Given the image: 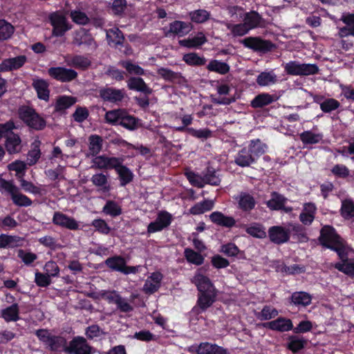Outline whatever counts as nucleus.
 <instances>
[{
	"mask_svg": "<svg viewBox=\"0 0 354 354\" xmlns=\"http://www.w3.org/2000/svg\"><path fill=\"white\" fill-rule=\"evenodd\" d=\"M267 145L259 139L250 140L248 145L241 149L234 156V162L241 167H250L266 153Z\"/></svg>",
	"mask_w": 354,
	"mask_h": 354,
	"instance_id": "1",
	"label": "nucleus"
},
{
	"mask_svg": "<svg viewBox=\"0 0 354 354\" xmlns=\"http://www.w3.org/2000/svg\"><path fill=\"white\" fill-rule=\"evenodd\" d=\"M319 241L322 245L335 250L342 261L347 259L349 248L333 227L324 226L320 232Z\"/></svg>",
	"mask_w": 354,
	"mask_h": 354,
	"instance_id": "2",
	"label": "nucleus"
},
{
	"mask_svg": "<svg viewBox=\"0 0 354 354\" xmlns=\"http://www.w3.org/2000/svg\"><path fill=\"white\" fill-rule=\"evenodd\" d=\"M35 335L51 351L66 353L68 346L66 339L64 336L52 335L47 329L37 330Z\"/></svg>",
	"mask_w": 354,
	"mask_h": 354,
	"instance_id": "3",
	"label": "nucleus"
},
{
	"mask_svg": "<svg viewBox=\"0 0 354 354\" xmlns=\"http://www.w3.org/2000/svg\"><path fill=\"white\" fill-rule=\"evenodd\" d=\"M19 118L30 128L39 131L46 125L45 120L34 109L23 106L18 111Z\"/></svg>",
	"mask_w": 354,
	"mask_h": 354,
	"instance_id": "4",
	"label": "nucleus"
},
{
	"mask_svg": "<svg viewBox=\"0 0 354 354\" xmlns=\"http://www.w3.org/2000/svg\"><path fill=\"white\" fill-rule=\"evenodd\" d=\"M285 72L290 75L307 76L317 74L319 68L315 64L300 63L290 61L284 65Z\"/></svg>",
	"mask_w": 354,
	"mask_h": 354,
	"instance_id": "5",
	"label": "nucleus"
},
{
	"mask_svg": "<svg viewBox=\"0 0 354 354\" xmlns=\"http://www.w3.org/2000/svg\"><path fill=\"white\" fill-rule=\"evenodd\" d=\"M124 159L106 155L95 156L93 158L91 168L95 169H113L116 168L120 164H122Z\"/></svg>",
	"mask_w": 354,
	"mask_h": 354,
	"instance_id": "6",
	"label": "nucleus"
},
{
	"mask_svg": "<svg viewBox=\"0 0 354 354\" xmlns=\"http://www.w3.org/2000/svg\"><path fill=\"white\" fill-rule=\"evenodd\" d=\"M49 21L53 26L52 34L55 37H62L71 28L65 16L59 12L51 13Z\"/></svg>",
	"mask_w": 354,
	"mask_h": 354,
	"instance_id": "7",
	"label": "nucleus"
},
{
	"mask_svg": "<svg viewBox=\"0 0 354 354\" xmlns=\"http://www.w3.org/2000/svg\"><path fill=\"white\" fill-rule=\"evenodd\" d=\"M241 43L245 48L257 52L266 53L274 48L271 41L263 39L259 37H248L241 40Z\"/></svg>",
	"mask_w": 354,
	"mask_h": 354,
	"instance_id": "8",
	"label": "nucleus"
},
{
	"mask_svg": "<svg viewBox=\"0 0 354 354\" xmlns=\"http://www.w3.org/2000/svg\"><path fill=\"white\" fill-rule=\"evenodd\" d=\"M48 73L53 79L62 82H71L77 77V73L75 70L61 66L50 67Z\"/></svg>",
	"mask_w": 354,
	"mask_h": 354,
	"instance_id": "9",
	"label": "nucleus"
},
{
	"mask_svg": "<svg viewBox=\"0 0 354 354\" xmlns=\"http://www.w3.org/2000/svg\"><path fill=\"white\" fill-rule=\"evenodd\" d=\"M52 222L56 226L70 230H77L80 227L79 222L74 218L59 211L54 212Z\"/></svg>",
	"mask_w": 354,
	"mask_h": 354,
	"instance_id": "10",
	"label": "nucleus"
},
{
	"mask_svg": "<svg viewBox=\"0 0 354 354\" xmlns=\"http://www.w3.org/2000/svg\"><path fill=\"white\" fill-rule=\"evenodd\" d=\"M66 353L91 354V347L88 344L85 338L77 336L69 342Z\"/></svg>",
	"mask_w": 354,
	"mask_h": 354,
	"instance_id": "11",
	"label": "nucleus"
},
{
	"mask_svg": "<svg viewBox=\"0 0 354 354\" xmlns=\"http://www.w3.org/2000/svg\"><path fill=\"white\" fill-rule=\"evenodd\" d=\"M172 216L167 212L158 213L156 219L149 224L147 232L149 234L160 232L167 227L171 223Z\"/></svg>",
	"mask_w": 354,
	"mask_h": 354,
	"instance_id": "12",
	"label": "nucleus"
},
{
	"mask_svg": "<svg viewBox=\"0 0 354 354\" xmlns=\"http://www.w3.org/2000/svg\"><path fill=\"white\" fill-rule=\"evenodd\" d=\"M192 282L197 287L199 292L217 291L211 280L202 273V269L197 270Z\"/></svg>",
	"mask_w": 354,
	"mask_h": 354,
	"instance_id": "13",
	"label": "nucleus"
},
{
	"mask_svg": "<svg viewBox=\"0 0 354 354\" xmlns=\"http://www.w3.org/2000/svg\"><path fill=\"white\" fill-rule=\"evenodd\" d=\"M268 236L272 243L279 245L288 241L290 232L282 226H272L268 230Z\"/></svg>",
	"mask_w": 354,
	"mask_h": 354,
	"instance_id": "14",
	"label": "nucleus"
},
{
	"mask_svg": "<svg viewBox=\"0 0 354 354\" xmlns=\"http://www.w3.org/2000/svg\"><path fill=\"white\" fill-rule=\"evenodd\" d=\"M99 93L104 101L112 103L120 102L126 96L124 89H116L113 87L103 88L100 90Z\"/></svg>",
	"mask_w": 354,
	"mask_h": 354,
	"instance_id": "15",
	"label": "nucleus"
},
{
	"mask_svg": "<svg viewBox=\"0 0 354 354\" xmlns=\"http://www.w3.org/2000/svg\"><path fill=\"white\" fill-rule=\"evenodd\" d=\"M234 198L238 204V208L244 212H251L257 203L254 196L245 192H240Z\"/></svg>",
	"mask_w": 354,
	"mask_h": 354,
	"instance_id": "16",
	"label": "nucleus"
},
{
	"mask_svg": "<svg viewBox=\"0 0 354 354\" xmlns=\"http://www.w3.org/2000/svg\"><path fill=\"white\" fill-rule=\"evenodd\" d=\"M340 20L346 26L339 28L338 35L340 38L353 36L354 37V13H343Z\"/></svg>",
	"mask_w": 354,
	"mask_h": 354,
	"instance_id": "17",
	"label": "nucleus"
},
{
	"mask_svg": "<svg viewBox=\"0 0 354 354\" xmlns=\"http://www.w3.org/2000/svg\"><path fill=\"white\" fill-rule=\"evenodd\" d=\"M64 62L67 66L81 70H86L91 64L88 57L80 55H68L64 57Z\"/></svg>",
	"mask_w": 354,
	"mask_h": 354,
	"instance_id": "18",
	"label": "nucleus"
},
{
	"mask_svg": "<svg viewBox=\"0 0 354 354\" xmlns=\"http://www.w3.org/2000/svg\"><path fill=\"white\" fill-rule=\"evenodd\" d=\"M324 138L322 132H319L317 127L312 130L304 131L299 134V138L304 145H315L320 143Z\"/></svg>",
	"mask_w": 354,
	"mask_h": 354,
	"instance_id": "19",
	"label": "nucleus"
},
{
	"mask_svg": "<svg viewBox=\"0 0 354 354\" xmlns=\"http://www.w3.org/2000/svg\"><path fill=\"white\" fill-rule=\"evenodd\" d=\"M162 274L159 272H155L147 279L143 286V291L146 294H153L160 287Z\"/></svg>",
	"mask_w": 354,
	"mask_h": 354,
	"instance_id": "20",
	"label": "nucleus"
},
{
	"mask_svg": "<svg viewBox=\"0 0 354 354\" xmlns=\"http://www.w3.org/2000/svg\"><path fill=\"white\" fill-rule=\"evenodd\" d=\"M263 326L279 332H286L292 329V322L290 319L279 317L275 320L263 324Z\"/></svg>",
	"mask_w": 354,
	"mask_h": 354,
	"instance_id": "21",
	"label": "nucleus"
},
{
	"mask_svg": "<svg viewBox=\"0 0 354 354\" xmlns=\"http://www.w3.org/2000/svg\"><path fill=\"white\" fill-rule=\"evenodd\" d=\"M196 354H228L229 352L226 348L218 346L216 344H210L209 342L201 343L196 348Z\"/></svg>",
	"mask_w": 354,
	"mask_h": 354,
	"instance_id": "22",
	"label": "nucleus"
},
{
	"mask_svg": "<svg viewBox=\"0 0 354 354\" xmlns=\"http://www.w3.org/2000/svg\"><path fill=\"white\" fill-rule=\"evenodd\" d=\"M316 212L317 207L314 203H304L303 209L299 215L300 221L305 225H310L315 219Z\"/></svg>",
	"mask_w": 354,
	"mask_h": 354,
	"instance_id": "23",
	"label": "nucleus"
},
{
	"mask_svg": "<svg viewBox=\"0 0 354 354\" xmlns=\"http://www.w3.org/2000/svg\"><path fill=\"white\" fill-rule=\"evenodd\" d=\"M242 18L243 19V22L250 30L261 27L263 24L262 17L256 11L244 12Z\"/></svg>",
	"mask_w": 354,
	"mask_h": 354,
	"instance_id": "24",
	"label": "nucleus"
},
{
	"mask_svg": "<svg viewBox=\"0 0 354 354\" xmlns=\"http://www.w3.org/2000/svg\"><path fill=\"white\" fill-rule=\"evenodd\" d=\"M26 61L27 57L25 55L6 59L0 65V68L2 71L17 70L21 68Z\"/></svg>",
	"mask_w": 354,
	"mask_h": 354,
	"instance_id": "25",
	"label": "nucleus"
},
{
	"mask_svg": "<svg viewBox=\"0 0 354 354\" xmlns=\"http://www.w3.org/2000/svg\"><path fill=\"white\" fill-rule=\"evenodd\" d=\"M91 181L93 185L97 187L103 193L109 192L111 190V187L107 174L97 173L92 176Z\"/></svg>",
	"mask_w": 354,
	"mask_h": 354,
	"instance_id": "26",
	"label": "nucleus"
},
{
	"mask_svg": "<svg viewBox=\"0 0 354 354\" xmlns=\"http://www.w3.org/2000/svg\"><path fill=\"white\" fill-rule=\"evenodd\" d=\"M278 97L274 95L263 93L257 95L252 101L251 106L253 108H262L277 101Z\"/></svg>",
	"mask_w": 354,
	"mask_h": 354,
	"instance_id": "27",
	"label": "nucleus"
},
{
	"mask_svg": "<svg viewBox=\"0 0 354 354\" xmlns=\"http://www.w3.org/2000/svg\"><path fill=\"white\" fill-rule=\"evenodd\" d=\"M209 218L214 223L226 227H231L236 223L233 217L225 216L220 212H212L209 215Z\"/></svg>",
	"mask_w": 354,
	"mask_h": 354,
	"instance_id": "28",
	"label": "nucleus"
},
{
	"mask_svg": "<svg viewBox=\"0 0 354 354\" xmlns=\"http://www.w3.org/2000/svg\"><path fill=\"white\" fill-rule=\"evenodd\" d=\"M6 139L5 146L9 153H17L21 151V140L17 134L10 133Z\"/></svg>",
	"mask_w": 354,
	"mask_h": 354,
	"instance_id": "29",
	"label": "nucleus"
},
{
	"mask_svg": "<svg viewBox=\"0 0 354 354\" xmlns=\"http://www.w3.org/2000/svg\"><path fill=\"white\" fill-rule=\"evenodd\" d=\"M256 81L261 86H268L276 84L278 82V77L273 71H266L257 76Z\"/></svg>",
	"mask_w": 354,
	"mask_h": 354,
	"instance_id": "30",
	"label": "nucleus"
},
{
	"mask_svg": "<svg viewBox=\"0 0 354 354\" xmlns=\"http://www.w3.org/2000/svg\"><path fill=\"white\" fill-rule=\"evenodd\" d=\"M127 86L130 90L140 91L145 94H150L152 93L151 88H150L140 77L129 78L127 81Z\"/></svg>",
	"mask_w": 354,
	"mask_h": 354,
	"instance_id": "31",
	"label": "nucleus"
},
{
	"mask_svg": "<svg viewBox=\"0 0 354 354\" xmlns=\"http://www.w3.org/2000/svg\"><path fill=\"white\" fill-rule=\"evenodd\" d=\"M77 102V99L73 96L62 95L59 97L55 104V111L64 113L67 109L72 106Z\"/></svg>",
	"mask_w": 354,
	"mask_h": 354,
	"instance_id": "32",
	"label": "nucleus"
},
{
	"mask_svg": "<svg viewBox=\"0 0 354 354\" xmlns=\"http://www.w3.org/2000/svg\"><path fill=\"white\" fill-rule=\"evenodd\" d=\"M106 38L109 44L114 46L122 45L124 40L123 33L118 28L107 30Z\"/></svg>",
	"mask_w": 354,
	"mask_h": 354,
	"instance_id": "33",
	"label": "nucleus"
},
{
	"mask_svg": "<svg viewBox=\"0 0 354 354\" xmlns=\"http://www.w3.org/2000/svg\"><path fill=\"white\" fill-rule=\"evenodd\" d=\"M312 297L306 292H295L291 295L292 303L297 306H307L311 304Z\"/></svg>",
	"mask_w": 354,
	"mask_h": 354,
	"instance_id": "34",
	"label": "nucleus"
},
{
	"mask_svg": "<svg viewBox=\"0 0 354 354\" xmlns=\"http://www.w3.org/2000/svg\"><path fill=\"white\" fill-rule=\"evenodd\" d=\"M32 86L39 99L48 101L49 99L48 84L44 80H35Z\"/></svg>",
	"mask_w": 354,
	"mask_h": 354,
	"instance_id": "35",
	"label": "nucleus"
},
{
	"mask_svg": "<svg viewBox=\"0 0 354 354\" xmlns=\"http://www.w3.org/2000/svg\"><path fill=\"white\" fill-rule=\"evenodd\" d=\"M217 291L200 292L198 303L201 308L205 310L209 308L215 301Z\"/></svg>",
	"mask_w": 354,
	"mask_h": 354,
	"instance_id": "36",
	"label": "nucleus"
},
{
	"mask_svg": "<svg viewBox=\"0 0 354 354\" xmlns=\"http://www.w3.org/2000/svg\"><path fill=\"white\" fill-rule=\"evenodd\" d=\"M209 71L215 72L221 75L227 74L230 69V66L225 62L218 59L211 60L207 66Z\"/></svg>",
	"mask_w": 354,
	"mask_h": 354,
	"instance_id": "37",
	"label": "nucleus"
},
{
	"mask_svg": "<svg viewBox=\"0 0 354 354\" xmlns=\"http://www.w3.org/2000/svg\"><path fill=\"white\" fill-rule=\"evenodd\" d=\"M225 26L230 30L232 35L234 37L244 36L250 31L244 22L239 24L227 22Z\"/></svg>",
	"mask_w": 354,
	"mask_h": 354,
	"instance_id": "38",
	"label": "nucleus"
},
{
	"mask_svg": "<svg viewBox=\"0 0 354 354\" xmlns=\"http://www.w3.org/2000/svg\"><path fill=\"white\" fill-rule=\"evenodd\" d=\"M19 312L18 304H13L1 310V317L7 322H16L19 319Z\"/></svg>",
	"mask_w": 354,
	"mask_h": 354,
	"instance_id": "39",
	"label": "nucleus"
},
{
	"mask_svg": "<svg viewBox=\"0 0 354 354\" xmlns=\"http://www.w3.org/2000/svg\"><path fill=\"white\" fill-rule=\"evenodd\" d=\"M274 268L277 272L285 273L287 274H299L304 272L303 267H300L297 264L287 266L283 263L277 261L274 264Z\"/></svg>",
	"mask_w": 354,
	"mask_h": 354,
	"instance_id": "40",
	"label": "nucleus"
},
{
	"mask_svg": "<svg viewBox=\"0 0 354 354\" xmlns=\"http://www.w3.org/2000/svg\"><path fill=\"white\" fill-rule=\"evenodd\" d=\"M115 170L119 176L121 186H125L132 181L133 174L131 171L126 166L120 164L119 166L115 168Z\"/></svg>",
	"mask_w": 354,
	"mask_h": 354,
	"instance_id": "41",
	"label": "nucleus"
},
{
	"mask_svg": "<svg viewBox=\"0 0 354 354\" xmlns=\"http://www.w3.org/2000/svg\"><path fill=\"white\" fill-rule=\"evenodd\" d=\"M286 201V198L277 192H272L271 198L266 202V205L272 210L282 209Z\"/></svg>",
	"mask_w": 354,
	"mask_h": 354,
	"instance_id": "42",
	"label": "nucleus"
},
{
	"mask_svg": "<svg viewBox=\"0 0 354 354\" xmlns=\"http://www.w3.org/2000/svg\"><path fill=\"white\" fill-rule=\"evenodd\" d=\"M183 60L189 66H201L206 64L207 59L204 57L199 56L196 53L185 54Z\"/></svg>",
	"mask_w": 354,
	"mask_h": 354,
	"instance_id": "43",
	"label": "nucleus"
},
{
	"mask_svg": "<svg viewBox=\"0 0 354 354\" xmlns=\"http://www.w3.org/2000/svg\"><path fill=\"white\" fill-rule=\"evenodd\" d=\"M125 259L120 256H115L106 259L105 264L111 270L122 272L125 263Z\"/></svg>",
	"mask_w": 354,
	"mask_h": 354,
	"instance_id": "44",
	"label": "nucleus"
},
{
	"mask_svg": "<svg viewBox=\"0 0 354 354\" xmlns=\"http://www.w3.org/2000/svg\"><path fill=\"white\" fill-rule=\"evenodd\" d=\"M88 149L92 156H97L102 148V138L97 135H91L88 138Z\"/></svg>",
	"mask_w": 354,
	"mask_h": 354,
	"instance_id": "45",
	"label": "nucleus"
},
{
	"mask_svg": "<svg viewBox=\"0 0 354 354\" xmlns=\"http://www.w3.org/2000/svg\"><path fill=\"white\" fill-rule=\"evenodd\" d=\"M245 231L248 234L255 238L263 239L266 237V229L260 223H252L246 227Z\"/></svg>",
	"mask_w": 354,
	"mask_h": 354,
	"instance_id": "46",
	"label": "nucleus"
},
{
	"mask_svg": "<svg viewBox=\"0 0 354 354\" xmlns=\"http://www.w3.org/2000/svg\"><path fill=\"white\" fill-rule=\"evenodd\" d=\"M124 111V109H121L107 111L104 116L106 122L112 125H120Z\"/></svg>",
	"mask_w": 354,
	"mask_h": 354,
	"instance_id": "47",
	"label": "nucleus"
},
{
	"mask_svg": "<svg viewBox=\"0 0 354 354\" xmlns=\"http://www.w3.org/2000/svg\"><path fill=\"white\" fill-rule=\"evenodd\" d=\"M189 31V25L183 21H175L170 24L169 32L179 36H183Z\"/></svg>",
	"mask_w": 354,
	"mask_h": 354,
	"instance_id": "48",
	"label": "nucleus"
},
{
	"mask_svg": "<svg viewBox=\"0 0 354 354\" xmlns=\"http://www.w3.org/2000/svg\"><path fill=\"white\" fill-rule=\"evenodd\" d=\"M340 214L345 219H350L354 217V202L351 199L342 201Z\"/></svg>",
	"mask_w": 354,
	"mask_h": 354,
	"instance_id": "49",
	"label": "nucleus"
},
{
	"mask_svg": "<svg viewBox=\"0 0 354 354\" xmlns=\"http://www.w3.org/2000/svg\"><path fill=\"white\" fill-rule=\"evenodd\" d=\"M184 254L186 260L190 263L201 266L204 262V257L200 253L195 252L192 249L185 248Z\"/></svg>",
	"mask_w": 354,
	"mask_h": 354,
	"instance_id": "50",
	"label": "nucleus"
},
{
	"mask_svg": "<svg viewBox=\"0 0 354 354\" xmlns=\"http://www.w3.org/2000/svg\"><path fill=\"white\" fill-rule=\"evenodd\" d=\"M19 188L11 180H6L0 176V192L12 196L17 192Z\"/></svg>",
	"mask_w": 354,
	"mask_h": 354,
	"instance_id": "51",
	"label": "nucleus"
},
{
	"mask_svg": "<svg viewBox=\"0 0 354 354\" xmlns=\"http://www.w3.org/2000/svg\"><path fill=\"white\" fill-rule=\"evenodd\" d=\"M214 207V203L212 201L205 200L202 202L196 203L190 209V212L192 214H201L207 211L211 210Z\"/></svg>",
	"mask_w": 354,
	"mask_h": 354,
	"instance_id": "52",
	"label": "nucleus"
},
{
	"mask_svg": "<svg viewBox=\"0 0 354 354\" xmlns=\"http://www.w3.org/2000/svg\"><path fill=\"white\" fill-rule=\"evenodd\" d=\"M157 73L164 80L169 82L177 81L183 77L180 73L174 72L167 68H160L158 69Z\"/></svg>",
	"mask_w": 354,
	"mask_h": 354,
	"instance_id": "53",
	"label": "nucleus"
},
{
	"mask_svg": "<svg viewBox=\"0 0 354 354\" xmlns=\"http://www.w3.org/2000/svg\"><path fill=\"white\" fill-rule=\"evenodd\" d=\"M120 125L131 131L135 130L138 128V120L124 110Z\"/></svg>",
	"mask_w": 354,
	"mask_h": 354,
	"instance_id": "54",
	"label": "nucleus"
},
{
	"mask_svg": "<svg viewBox=\"0 0 354 354\" xmlns=\"http://www.w3.org/2000/svg\"><path fill=\"white\" fill-rule=\"evenodd\" d=\"M103 212L113 217L118 216L122 214V209L120 205L113 201H108L102 209Z\"/></svg>",
	"mask_w": 354,
	"mask_h": 354,
	"instance_id": "55",
	"label": "nucleus"
},
{
	"mask_svg": "<svg viewBox=\"0 0 354 354\" xmlns=\"http://www.w3.org/2000/svg\"><path fill=\"white\" fill-rule=\"evenodd\" d=\"M39 140H35V142L32 144L31 150L28 152V161L30 165L35 164L40 158L41 152L39 149Z\"/></svg>",
	"mask_w": 354,
	"mask_h": 354,
	"instance_id": "56",
	"label": "nucleus"
},
{
	"mask_svg": "<svg viewBox=\"0 0 354 354\" xmlns=\"http://www.w3.org/2000/svg\"><path fill=\"white\" fill-rule=\"evenodd\" d=\"M205 184L217 186L221 183V178L216 171L212 168H207L206 173L203 175Z\"/></svg>",
	"mask_w": 354,
	"mask_h": 354,
	"instance_id": "57",
	"label": "nucleus"
},
{
	"mask_svg": "<svg viewBox=\"0 0 354 354\" xmlns=\"http://www.w3.org/2000/svg\"><path fill=\"white\" fill-rule=\"evenodd\" d=\"M11 198L13 203L19 207H28L30 206L32 203L30 198L19 192V189Z\"/></svg>",
	"mask_w": 354,
	"mask_h": 354,
	"instance_id": "58",
	"label": "nucleus"
},
{
	"mask_svg": "<svg viewBox=\"0 0 354 354\" xmlns=\"http://www.w3.org/2000/svg\"><path fill=\"white\" fill-rule=\"evenodd\" d=\"M14 32V27L5 20H0V40H6Z\"/></svg>",
	"mask_w": 354,
	"mask_h": 354,
	"instance_id": "59",
	"label": "nucleus"
},
{
	"mask_svg": "<svg viewBox=\"0 0 354 354\" xmlns=\"http://www.w3.org/2000/svg\"><path fill=\"white\" fill-rule=\"evenodd\" d=\"M340 106V103L334 98H328L320 103V109L324 113H330L336 110Z\"/></svg>",
	"mask_w": 354,
	"mask_h": 354,
	"instance_id": "60",
	"label": "nucleus"
},
{
	"mask_svg": "<svg viewBox=\"0 0 354 354\" xmlns=\"http://www.w3.org/2000/svg\"><path fill=\"white\" fill-rule=\"evenodd\" d=\"M334 267L338 270L349 275H354V259L337 263Z\"/></svg>",
	"mask_w": 354,
	"mask_h": 354,
	"instance_id": "61",
	"label": "nucleus"
},
{
	"mask_svg": "<svg viewBox=\"0 0 354 354\" xmlns=\"http://www.w3.org/2000/svg\"><path fill=\"white\" fill-rule=\"evenodd\" d=\"M187 133L191 135L192 136L201 139V140H206L212 136V131H210L207 128L201 129H195L192 128V129H186Z\"/></svg>",
	"mask_w": 354,
	"mask_h": 354,
	"instance_id": "62",
	"label": "nucleus"
},
{
	"mask_svg": "<svg viewBox=\"0 0 354 354\" xmlns=\"http://www.w3.org/2000/svg\"><path fill=\"white\" fill-rule=\"evenodd\" d=\"M278 310L272 307L266 306L258 314L257 317L260 320H269L278 315Z\"/></svg>",
	"mask_w": 354,
	"mask_h": 354,
	"instance_id": "63",
	"label": "nucleus"
},
{
	"mask_svg": "<svg viewBox=\"0 0 354 354\" xmlns=\"http://www.w3.org/2000/svg\"><path fill=\"white\" fill-rule=\"evenodd\" d=\"M38 241L44 247L53 250L61 248V245L58 243L57 240L52 236H42L38 239Z\"/></svg>",
	"mask_w": 354,
	"mask_h": 354,
	"instance_id": "64",
	"label": "nucleus"
}]
</instances>
